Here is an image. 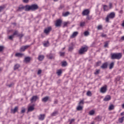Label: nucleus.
Returning a JSON list of instances; mask_svg holds the SVG:
<instances>
[{"instance_id":"f257e3e1","label":"nucleus","mask_w":124,"mask_h":124,"mask_svg":"<svg viewBox=\"0 0 124 124\" xmlns=\"http://www.w3.org/2000/svg\"><path fill=\"white\" fill-rule=\"evenodd\" d=\"M38 8H39V7L36 4L25 5V11H36Z\"/></svg>"},{"instance_id":"f03ea898","label":"nucleus","mask_w":124,"mask_h":124,"mask_svg":"<svg viewBox=\"0 0 124 124\" xmlns=\"http://www.w3.org/2000/svg\"><path fill=\"white\" fill-rule=\"evenodd\" d=\"M123 57L122 53H113L110 54V59L111 60H121Z\"/></svg>"},{"instance_id":"7ed1b4c3","label":"nucleus","mask_w":124,"mask_h":124,"mask_svg":"<svg viewBox=\"0 0 124 124\" xmlns=\"http://www.w3.org/2000/svg\"><path fill=\"white\" fill-rule=\"evenodd\" d=\"M88 49H89V48L87 46H81L78 50V54L79 55H83V54H85V53L88 51Z\"/></svg>"},{"instance_id":"20e7f679","label":"nucleus","mask_w":124,"mask_h":124,"mask_svg":"<svg viewBox=\"0 0 124 124\" xmlns=\"http://www.w3.org/2000/svg\"><path fill=\"white\" fill-rule=\"evenodd\" d=\"M116 16V14L115 12H111L109 15H108L106 18V21L108 23H109V19H114L115 16Z\"/></svg>"},{"instance_id":"39448f33","label":"nucleus","mask_w":124,"mask_h":124,"mask_svg":"<svg viewBox=\"0 0 124 124\" xmlns=\"http://www.w3.org/2000/svg\"><path fill=\"white\" fill-rule=\"evenodd\" d=\"M82 105H84V100H81L79 102L77 108V111H82V110H83Z\"/></svg>"},{"instance_id":"423d86ee","label":"nucleus","mask_w":124,"mask_h":124,"mask_svg":"<svg viewBox=\"0 0 124 124\" xmlns=\"http://www.w3.org/2000/svg\"><path fill=\"white\" fill-rule=\"evenodd\" d=\"M29 47H31V45H26L24 46H22L20 47L19 51L20 52H25V51H26V50H27L28 48H29Z\"/></svg>"},{"instance_id":"0eeeda50","label":"nucleus","mask_w":124,"mask_h":124,"mask_svg":"<svg viewBox=\"0 0 124 124\" xmlns=\"http://www.w3.org/2000/svg\"><path fill=\"white\" fill-rule=\"evenodd\" d=\"M38 99H39V97L37 95H34L31 98L30 101L31 103H33V102H36Z\"/></svg>"},{"instance_id":"6e6552de","label":"nucleus","mask_w":124,"mask_h":124,"mask_svg":"<svg viewBox=\"0 0 124 124\" xmlns=\"http://www.w3.org/2000/svg\"><path fill=\"white\" fill-rule=\"evenodd\" d=\"M100 92L102 93H105L107 92V85H104L101 87Z\"/></svg>"},{"instance_id":"1a4fd4ad","label":"nucleus","mask_w":124,"mask_h":124,"mask_svg":"<svg viewBox=\"0 0 124 124\" xmlns=\"http://www.w3.org/2000/svg\"><path fill=\"white\" fill-rule=\"evenodd\" d=\"M51 31H52V27H49L45 29V30L44 31V33H46V34H49Z\"/></svg>"},{"instance_id":"9d476101","label":"nucleus","mask_w":124,"mask_h":124,"mask_svg":"<svg viewBox=\"0 0 124 124\" xmlns=\"http://www.w3.org/2000/svg\"><path fill=\"white\" fill-rule=\"evenodd\" d=\"M82 14L83 16H87L90 14V10L89 9H85L82 12Z\"/></svg>"},{"instance_id":"9b49d317","label":"nucleus","mask_w":124,"mask_h":124,"mask_svg":"<svg viewBox=\"0 0 124 124\" xmlns=\"http://www.w3.org/2000/svg\"><path fill=\"white\" fill-rule=\"evenodd\" d=\"M62 21L61 19H58L56 21L55 25L56 27H61L62 25Z\"/></svg>"},{"instance_id":"f8f14e48","label":"nucleus","mask_w":124,"mask_h":124,"mask_svg":"<svg viewBox=\"0 0 124 124\" xmlns=\"http://www.w3.org/2000/svg\"><path fill=\"white\" fill-rule=\"evenodd\" d=\"M24 9H26V6H24L23 5H20L19 6L17 11H22V10H24Z\"/></svg>"},{"instance_id":"ddd939ff","label":"nucleus","mask_w":124,"mask_h":124,"mask_svg":"<svg viewBox=\"0 0 124 124\" xmlns=\"http://www.w3.org/2000/svg\"><path fill=\"white\" fill-rule=\"evenodd\" d=\"M38 118L39 121H43L45 119V114H40Z\"/></svg>"},{"instance_id":"4468645a","label":"nucleus","mask_w":124,"mask_h":124,"mask_svg":"<svg viewBox=\"0 0 124 124\" xmlns=\"http://www.w3.org/2000/svg\"><path fill=\"white\" fill-rule=\"evenodd\" d=\"M49 98H50L49 97V96H46L42 99V102H44L45 103L47 102V101H48V100H49Z\"/></svg>"},{"instance_id":"2eb2a0df","label":"nucleus","mask_w":124,"mask_h":124,"mask_svg":"<svg viewBox=\"0 0 124 124\" xmlns=\"http://www.w3.org/2000/svg\"><path fill=\"white\" fill-rule=\"evenodd\" d=\"M18 111V107H16L14 109L12 108L11 109V113L13 114H15L16 112H17Z\"/></svg>"},{"instance_id":"dca6fc26","label":"nucleus","mask_w":124,"mask_h":124,"mask_svg":"<svg viewBox=\"0 0 124 124\" xmlns=\"http://www.w3.org/2000/svg\"><path fill=\"white\" fill-rule=\"evenodd\" d=\"M109 100H111V96L109 95L106 96L105 98H104V101H109Z\"/></svg>"},{"instance_id":"f3484780","label":"nucleus","mask_w":124,"mask_h":124,"mask_svg":"<svg viewBox=\"0 0 124 124\" xmlns=\"http://www.w3.org/2000/svg\"><path fill=\"white\" fill-rule=\"evenodd\" d=\"M44 58H45V57L44 56V55H39L38 57V61H39L40 62H41V61H43V60H44Z\"/></svg>"},{"instance_id":"a211bd4d","label":"nucleus","mask_w":124,"mask_h":124,"mask_svg":"<svg viewBox=\"0 0 124 124\" xmlns=\"http://www.w3.org/2000/svg\"><path fill=\"white\" fill-rule=\"evenodd\" d=\"M108 66V63L105 62L101 66V68H102L103 69H105L107 68Z\"/></svg>"},{"instance_id":"6ab92c4d","label":"nucleus","mask_w":124,"mask_h":124,"mask_svg":"<svg viewBox=\"0 0 124 124\" xmlns=\"http://www.w3.org/2000/svg\"><path fill=\"white\" fill-rule=\"evenodd\" d=\"M46 57L47 58H48V59H49V60H52V59H55V56L53 55L52 54L47 55Z\"/></svg>"},{"instance_id":"aec40b11","label":"nucleus","mask_w":124,"mask_h":124,"mask_svg":"<svg viewBox=\"0 0 124 124\" xmlns=\"http://www.w3.org/2000/svg\"><path fill=\"white\" fill-rule=\"evenodd\" d=\"M95 121H97V122H101V120H102V117L100 116H97L95 118Z\"/></svg>"},{"instance_id":"412c9836","label":"nucleus","mask_w":124,"mask_h":124,"mask_svg":"<svg viewBox=\"0 0 124 124\" xmlns=\"http://www.w3.org/2000/svg\"><path fill=\"white\" fill-rule=\"evenodd\" d=\"M34 110V107L33 106H30L28 109V112H32Z\"/></svg>"},{"instance_id":"4be33fe9","label":"nucleus","mask_w":124,"mask_h":124,"mask_svg":"<svg viewBox=\"0 0 124 124\" xmlns=\"http://www.w3.org/2000/svg\"><path fill=\"white\" fill-rule=\"evenodd\" d=\"M73 49H74V48L73 47V43H72L71 46H69L68 51L69 52H72L73 50Z\"/></svg>"},{"instance_id":"5701e85b","label":"nucleus","mask_w":124,"mask_h":124,"mask_svg":"<svg viewBox=\"0 0 124 124\" xmlns=\"http://www.w3.org/2000/svg\"><path fill=\"white\" fill-rule=\"evenodd\" d=\"M78 35V32L77 31L74 32L72 35L71 36V38H73L77 36Z\"/></svg>"},{"instance_id":"b1692460","label":"nucleus","mask_w":124,"mask_h":124,"mask_svg":"<svg viewBox=\"0 0 124 124\" xmlns=\"http://www.w3.org/2000/svg\"><path fill=\"white\" fill-rule=\"evenodd\" d=\"M24 61L25 62H31V57H27L24 59Z\"/></svg>"},{"instance_id":"393cba45","label":"nucleus","mask_w":124,"mask_h":124,"mask_svg":"<svg viewBox=\"0 0 124 124\" xmlns=\"http://www.w3.org/2000/svg\"><path fill=\"white\" fill-rule=\"evenodd\" d=\"M67 65V62L66 61H64L62 62V66L63 67H65Z\"/></svg>"},{"instance_id":"a878e982","label":"nucleus","mask_w":124,"mask_h":124,"mask_svg":"<svg viewBox=\"0 0 124 124\" xmlns=\"http://www.w3.org/2000/svg\"><path fill=\"white\" fill-rule=\"evenodd\" d=\"M20 68V64H16L15 65L14 70H16V69H18V68Z\"/></svg>"},{"instance_id":"bb28decb","label":"nucleus","mask_w":124,"mask_h":124,"mask_svg":"<svg viewBox=\"0 0 124 124\" xmlns=\"http://www.w3.org/2000/svg\"><path fill=\"white\" fill-rule=\"evenodd\" d=\"M16 57H23L24 56L23 53H16L15 54Z\"/></svg>"},{"instance_id":"cd10ccee","label":"nucleus","mask_w":124,"mask_h":124,"mask_svg":"<svg viewBox=\"0 0 124 124\" xmlns=\"http://www.w3.org/2000/svg\"><path fill=\"white\" fill-rule=\"evenodd\" d=\"M69 14H70V13H69V12H66L65 13L62 14V16H63L64 17H66L68 16Z\"/></svg>"},{"instance_id":"c85d7f7f","label":"nucleus","mask_w":124,"mask_h":124,"mask_svg":"<svg viewBox=\"0 0 124 124\" xmlns=\"http://www.w3.org/2000/svg\"><path fill=\"white\" fill-rule=\"evenodd\" d=\"M124 116L119 119L118 121L120 124H123V123L124 122Z\"/></svg>"},{"instance_id":"c756f323","label":"nucleus","mask_w":124,"mask_h":124,"mask_svg":"<svg viewBox=\"0 0 124 124\" xmlns=\"http://www.w3.org/2000/svg\"><path fill=\"white\" fill-rule=\"evenodd\" d=\"M103 9H104V11H108V6H107L106 5H104Z\"/></svg>"},{"instance_id":"7c9ffc66","label":"nucleus","mask_w":124,"mask_h":124,"mask_svg":"<svg viewBox=\"0 0 124 124\" xmlns=\"http://www.w3.org/2000/svg\"><path fill=\"white\" fill-rule=\"evenodd\" d=\"M114 64L115 63H114V62H111L109 64V69H112V68L114 67Z\"/></svg>"},{"instance_id":"2f4dec72","label":"nucleus","mask_w":124,"mask_h":124,"mask_svg":"<svg viewBox=\"0 0 124 124\" xmlns=\"http://www.w3.org/2000/svg\"><path fill=\"white\" fill-rule=\"evenodd\" d=\"M114 105H110L108 108V109L109 111H111V110H114Z\"/></svg>"},{"instance_id":"473e14b6","label":"nucleus","mask_w":124,"mask_h":124,"mask_svg":"<svg viewBox=\"0 0 124 124\" xmlns=\"http://www.w3.org/2000/svg\"><path fill=\"white\" fill-rule=\"evenodd\" d=\"M58 75L59 76H60V75H62V70L61 69H59L57 71V72Z\"/></svg>"},{"instance_id":"72a5a7b5","label":"nucleus","mask_w":124,"mask_h":124,"mask_svg":"<svg viewBox=\"0 0 124 124\" xmlns=\"http://www.w3.org/2000/svg\"><path fill=\"white\" fill-rule=\"evenodd\" d=\"M89 115H90V116H93L94 115V110H90L89 111Z\"/></svg>"},{"instance_id":"f704fd0d","label":"nucleus","mask_w":124,"mask_h":124,"mask_svg":"<svg viewBox=\"0 0 124 124\" xmlns=\"http://www.w3.org/2000/svg\"><path fill=\"white\" fill-rule=\"evenodd\" d=\"M21 109H22L20 111L21 114H24V113L26 112V108H22Z\"/></svg>"},{"instance_id":"c9c22d12","label":"nucleus","mask_w":124,"mask_h":124,"mask_svg":"<svg viewBox=\"0 0 124 124\" xmlns=\"http://www.w3.org/2000/svg\"><path fill=\"white\" fill-rule=\"evenodd\" d=\"M4 8H5V5H4L0 6V12H1V11L4 9Z\"/></svg>"},{"instance_id":"e433bc0d","label":"nucleus","mask_w":124,"mask_h":124,"mask_svg":"<svg viewBox=\"0 0 124 124\" xmlns=\"http://www.w3.org/2000/svg\"><path fill=\"white\" fill-rule=\"evenodd\" d=\"M59 53L60 57H64V55H65V52H60Z\"/></svg>"},{"instance_id":"4c0bfd02","label":"nucleus","mask_w":124,"mask_h":124,"mask_svg":"<svg viewBox=\"0 0 124 124\" xmlns=\"http://www.w3.org/2000/svg\"><path fill=\"white\" fill-rule=\"evenodd\" d=\"M3 50H4V46H0V52H3Z\"/></svg>"},{"instance_id":"58836bf2","label":"nucleus","mask_w":124,"mask_h":124,"mask_svg":"<svg viewBox=\"0 0 124 124\" xmlns=\"http://www.w3.org/2000/svg\"><path fill=\"white\" fill-rule=\"evenodd\" d=\"M84 33L85 36H88V35H90V32H89V31H85Z\"/></svg>"},{"instance_id":"ea45409f","label":"nucleus","mask_w":124,"mask_h":124,"mask_svg":"<svg viewBox=\"0 0 124 124\" xmlns=\"http://www.w3.org/2000/svg\"><path fill=\"white\" fill-rule=\"evenodd\" d=\"M97 29L98 31H100V30H102V25H98Z\"/></svg>"},{"instance_id":"a19ab883","label":"nucleus","mask_w":124,"mask_h":124,"mask_svg":"<svg viewBox=\"0 0 124 124\" xmlns=\"http://www.w3.org/2000/svg\"><path fill=\"white\" fill-rule=\"evenodd\" d=\"M13 38H14V36L13 34L9 36L8 39L10 40H13Z\"/></svg>"},{"instance_id":"79ce46f5","label":"nucleus","mask_w":124,"mask_h":124,"mask_svg":"<svg viewBox=\"0 0 124 124\" xmlns=\"http://www.w3.org/2000/svg\"><path fill=\"white\" fill-rule=\"evenodd\" d=\"M18 34H19L18 32V31H16L15 32L13 33V35L14 36L15 35H17L18 36Z\"/></svg>"},{"instance_id":"37998d69","label":"nucleus","mask_w":124,"mask_h":124,"mask_svg":"<svg viewBox=\"0 0 124 124\" xmlns=\"http://www.w3.org/2000/svg\"><path fill=\"white\" fill-rule=\"evenodd\" d=\"M87 96H92V92L91 91L87 92L86 93Z\"/></svg>"},{"instance_id":"c03bdc74","label":"nucleus","mask_w":124,"mask_h":124,"mask_svg":"<svg viewBox=\"0 0 124 124\" xmlns=\"http://www.w3.org/2000/svg\"><path fill=\"white\" fill-rule=\"evenodd\" d=\"M44 47H48L49 46V42L47 41L46 43L44 44Z\"/></svg>"},{"instance_id":"a18cd8bd","label":"nucleus","mask_w":124,"mask_h":124,"mask_svg":"<svg viewBox=\"0 0 124 124\" xmlns=\"http://www.w3.org/2000/svg\"><path fill=\"white\" fill-rule=\"evenodd\" d=\"M17 36L18 37H19V39H22V38L23 37V36H24V34H18L17 35Z\"/></svg>"},{"instance_id":"49530a36","label":"nucleus","mask_w":124,"mask_h":124,"mask_svg":"<svg viewBox=\"0 0 124 124\" xmlns=\"http://www.w3.org/2000/svg\"><path fill=\"white\" fill-rule=\"evenodd\" d=\"M100 72V70H96V71L94 73L95 75H97L99 74V72Z\"/></svg>"},{"instance_id":"de8ad7c7","label":"nucleus","mask_w":124,"mask_h":124,"mask_svg":"<svg viewBox=\"0 0 124 124\" xmlns=\"http://www.w3.org/2000/svg\"><path fill=\"white\" fill-rule=\"evenodd\" d=\"M56 115H58V111H54L51 114V116L54 117V116H56Z\"/></svg>"},{"instance_id":"09e8293b","label":"nucleus","mask_w":124,"mask_h":124,"mask_svg":"<svg viewBox=\"0 0 124 124\" xmlns=\"http://www.w3.org/2000/svg\"><path fill=\"white\" fill-rule=\"evenodd\" d=\"M70 121V124H72L74 122H75V119H72L71 120H69Z\"/></svg>"},{"instance_id":"8fccbe9b","label":"nucleus","mask_w":124,"mask_h":124,"mask_svg":"<svg viewBox=\"0 0 124 124\" xmlns=\"http://www.w3.org/2000/svg\"><path fill=\"white\" fill-rule=\"evenodd\" d=\"M64 7V5L62 4L61 5L60 7L59 8V9L61 10V9H62V8H63Z\"/></svg>"},{"instance_id":"3c124183","label":"nucleus","mask_w":124,"mask_h":124,"mask_svg":"<svg viewBox=\"0 0 124 124\" xmlns=\"http://www.w3.org/2000/svg\"><path fill=\"white\" fill-rule=\"evenodd\" d=\"M85 26V22H80V27H84Z\"/></svg>"},{"instance_id":"603ef678","label":"nucleus","mask_w":124,"mask_h":124,"mask_svg":"<svg viewBox=\"0 0 124 124\" xmlns=\"http://www.w3.org/2000/svg\"><path fill=\"white\" fill-rule=\"evenodd\" d=\"M68 24V23L67 22H64L63 23V28H65V27H67V24Z\"/></svg>"},{"instance_id":"864d4df0","label":"nucleus","mask_w":124,"mask_h":124,"mask_svg":"<svg viewBox=\"0 0 124 124\" xmlns=\"http://www.w3.org/2000/svg\"><path fill=\"white\" fill-rule=\"evenodd\" d=\"M104 47H108V42H106L105 43V45L104 46Z\"/></svg>"},{"instance_id":"5fc2aeb1","label":"nucleus","mask_w":124,"mask_h":124,"mask_svg":"<svg viewBox=\"0 0 124 124\" xmlns=\"http://www.w3.org/2000/svg\"><path fill=\"white\" fill-rule=\"evenodd\" d=\"M109 9H111L112 7H113V4L112 3H109Z\"/></svg>"},{"instance_id":"6e6d98bb","label":"nucleus","mask_w":124,"mask_h":124,"mask_svg":"<svg viewBox=\"0 0 124 124\" xmlns=\"http://www.w3.org/2000/svg\"><path fill=\"white\" fill-rule=\"evenodd\" d=\"M41 72H42V71L41 70H39L37 72L38 75H40V74H41Z\"/></svg>"},{"instance_id":"4d7b16f0","label":"nucleus","mask_w":124,"mask_h":124,"mask_svg":"<svg viewBox=\"0 0 124 124\" xmlns=\"http://www.w3.org/2000/svg\"><path fill=\"white\" fill-rule=\"evenodd\" d=\"M58 102H59V101H58V100L57 99H55L54 101V104H58Z\"/></svg>"},{"instance_id":"13d9d810","label":"nucleus","mask_w":124,"mask_h":124,"mask_svg":"<svg viewBox=\"0 0 124 124\" xmlns=\"http://www.w3.org/2000/svg\"><path fill=\"white\" fill-rule=\"evenodd\" d=\"M100 63H101V61H99L98 62H97L96 63V66H99V64H100Z\"/></svg>"},{"instance_id":"bf43d9fd","label":"nucleus","mask_w":124,"mask_h":124,"mask_svg":"<svg viewBox=\"0 0 124 124\" xmlns=\"http://www.w3.org/2000/svg\"><path fill=\"white\" fill-rule=\"evenodd\" d=\"M29 0H23V2L25 3H28V2H29Z\"/></svg>"},{"instance_id":"052dcab7","label":"nucleus","mask_w":124,"mask_h":124,"mask_svg":"<svg viewBox=\"0 0 124 124\" xmlns=\"http://www.w3.org/2000/svg\"><path fill=\"white\" fill-rule=\"evenodd\" d=\"M14 84L13 83H11L10 84H9L8 85V86L9 87V88H11V87H12V86H13Z\"/></svg>"},{"instance_id":"680f3d73","label":"nucleus","mask_w":124,"mask_h":124,"mask_svg":"<svg viewBox=\"0 0 124 124\" xmlns=\"http://www.w3.org/2000/svg\"><path fill=\"white\" fill-rule=\"evenodd\" d=\"M101 36H102V37H106L107 35L104 33H103V34H102Z\"/></svg>"},{"instance_id":"e2e57ef3","label":"nucleus","mask_w":124,"mask_h":124,"mask_svg":"<svg viewBox=\"0 0 124 124\" xmlns=\"http://www.w3.org/2000/svg\"><path fill=\"white\" fill-rule=\"evenodd\" d=\"M86 19L87 20H91V18H90V16H89V15L87 16Z\"/></svg>"},{"instance_id":"0e129e2a","label":"nucleus","mask_w":124,"mask_h":124,"mask_svg":"<svg viewBox=\"0 0 124 124\" xmlns=\"http://www.w3.org/2000/svg\"><path fill=\"white\" fill-rule=\"evenodd\" d=\"M122 107L123 109H124V103L122 104Z\"/></svg>"},{"instance_id":"69168bd1","label":"nucleus","mask_w":124,"mask_h":124,"mask_svg":"<svg viewBox=\"0 0 124 124\" xmlns=\"http://www.w3.org/2000/svg\"><path fill=\"white\" fill-rule=\"evenodd\" d=\"M121 40H124V36H122V37H121Z\"/></svg>"},{"instance_id":"338daca9","label":"nucleus","mask_w":124,"mask_h":124,"mask_svg":"<svg viewBox=\"0 0 124 124\" xmlns=\"http://www.w3.org/2000/svg\"><path fill=\"white\" fill-rule=\"evenodd\" d=\"M119 13H120L121 14H123V10H121V11L119 12Z\"/></svg>"},{"instance_id":"774afa93","label":"nucleus","mask_w":124,"mask_h":124,"mask_svg":"<svg viewBox=\"0 0 124 124\" xmlns=\"http://www.w3.org/2000/svg\"><path fill=\"white\" fill-rule=\"evenodd\" d=\"M121 116H124V112L121 113Z\"/></svg>"}]
</instances>
